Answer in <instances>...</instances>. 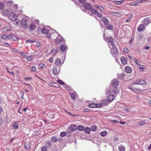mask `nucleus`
I'll return each mask as SVG.
<instances>
[{
	"label": "nucleus",
	"mask_w": 151,
	"mask_h": 151,
	"mask_svg": "<svg viewBox=\"0 0 151 151\" xmlns=\"http://www.w3.org/2000/svg\"><path fill=\"white\" fill-rule=\"evenodd\" d=\"M97 8L101 11H102L104 9L103 7L101 6H98Z\"/></svg>",
	"instance_id": "69168bd1"
},
{
	"label": "nucleus",
	"mask_w": 151,
	"mask_h": 151,
	"mask_svg": "<svg viewBox=\"0 0 151 151\" xmlns=\"http://www.w3.org/2000/svg\"><path fill=\"white\" fill-rule=\"evenodd\" d=\"M83 7L85 9L89 10L92 8V5L90 3H84Z\"/></svg>",
	"instance_id": "39448f33"
},
{
	"label": "nucleus",
	"mask_w": 151,
	"mask_h": 151,
	"mask_svg": "<svg viewBox=\"0 0 151 151\" xmlns=\"http://www.w3.org/2000/svg\"><path fill=\"white\" fill-rule=\"evenodd\" d=\"M45 66V65L44 64H41L39 65V67L41 68H43Z\"/></svg>",
	"instance_id": "3c124183"
},
{
	"label": "nucleus",
	"mask_w": 151,
	"mask_h": 151,
	"mask_svg": "<svg viewBox=\"0 0 151 151\" xmlns=\"http://www.w3.org/2000/svg\"><path fill=\"white\" fill-rule=\"evenodd\" d=\"M6 38H7V37L5 35H2L1 36V38L3 39H5Z\"/></svg>",
	"instance_id": "0e129e2a"
},
{
	"label": "nucleus",
	"mask_w": 151,
	"mask_h": 151,
	"mask_svg": "<svg viewBox=\"0 0 151 151\" xmlns=\"http://www.w3.org/2000/svg\"><path fill=\"white\" fill-rule=\"evenodd\" d=\"M13 127L14 129H17L18 127V124L17 123H15L13 125Z\"/></svg>",
	"instance_id": "79ce46f5"
},
{
	"label": "nucleus",
	"mask_w": 151,
	"mask_h": 151,
	"mask_svg": "<svg viewBox=\"0 0 151 151\" xmlns=\"http://www.w3.org/2000/svg\"><path fill=\"white\" fill-rule=\"evenodd\" d=\"M102 20L105 25H107L109 23V21L105 17L102 18Z\"/></svg>",
	"instance_id": "4468645a"
},
{
	"label": "nucleus",
	"mask_w": 151,
	"mask_h": 151,
	"mask_svg": "<svg viewBox=\"0 0 151 151\" xmlns=\"http://www.w3.org/2000/svg\"><path fill=\"white\" fill-rule=\"evenodd\" d=\"M77 129L80 131H82L84 130V128L83 126L81 125H79L77 126Z\"/></svg>",
	"instance_id": "bb28decb"
},
{
	"label": "nucleus",
	"mask_w": 151,
	"mask_h": 151,
	"mask_svg": "<svg viewBox=\"0 0 151 151\" xmlns=\"http://www.w3.org/2000/svg\"><path fill=\"white\" fill-rule=\"evenodd\" d=\"M139 80H136L132 83V85H133V84H139Z\"/></svg>",
	"instance_id": "a18cd8bd"
},
{
	"label": "nucleus",
	"mask_w": 151,
	"mask_h": 151,
	"mask_svg": "<svg viewBox=\"0 0 151 151\" xmlns=\"http://www.w3.org/2000/svg\"><path fill=\"white\" fill-rule=\"evenodd\" d=\"M51 140L54 142H56L58 141V139L56 137L54 136L51 137Z\"/></svg>",
	"instance_id": "c85d7f7f"
},
{
	"label": "nucleus",
	"mask_w": 151,
	"mask_h": 151,
	"mask_svg": "<svg viewBox=\"0 0 151 151\" xmlns=\"http://www.w3.org/2000/svg\"><path fill=\"white\" fill-rule=\"evenodd\" d=\"M60 48L61 51L64 52L65 49H67V47L63 45H61L60 47Z\"/></svg>",
	"instance_id": "6ab92c4d"
},
{
	"label": "nucleus",
	"mask_w": 151,
	"mask_h": 151,
	"mask_svg": "<svg viewBox=\"0 0 151 151\" xmlns=\"http://www.w3.org/2000/svg\"><path fill=\"white\" fill-rule=\"evenodd\" d=\"M145 28V25L143 24H140L138 27L137 30L139 32L142 31Z\"/></svg>",
	"instance_id": "9b49d317"
},
{
	"label": "nucleus",
	"mask_w": 151,
	"mask_h": 151,
	"mask_svg": "<svg viewBox=\"0 0 151 151\" xmlns=\"http://www.w3.org/2000/svg\"><path fill=\"white\" fill-rule=\"evenodd\" d=\"M88 106L90 108H96V104L94 103H91Z\"/></svg>",
	"instance_id": "72a5a7b5"
},
{
	"label": "nucleus",
	"mask_w": 151,
	"mask_h": 151,
	"mask_svg": "<svg viewBox=\"0 0 151 151\" xmlns=\"http://www.w3.org/2000/svg\"><path fill=\"white\" fill-rule=\"evenodd\" d=\"M26 42H29L30 43H33V42H34V41H32V40H29L26 41Z\"/></svg>",
	"instance_id": "13d9d810"
},
{
	"label": "nucleus",
	"mask_w": 151,
	"mask_h": 151,
	"mask_svg": "<svg viewBox=\"0 0 151 151\" xmlns=\"http://www.w3.org/2000/svg\"><path fill=\"white\" fill-rule=\"evenodd\" d=\"M59 40L58 39V38H56V39L55 40V43L57 44H60V42H61L60 41H59Z\"/></svg>",
	"instance_id": "c03bdc74"
},
{
	"label": "nucleus",
	"mask_w": 151,
	"mask_h": 151,
	"mask_svg": "<svg viewBox=\"0 0 151 151\" xmlns=\"http://www.w3.org/2000/svg\"><path fill=\"white\" fill-rule=\"evenodd\" d=\"M107 132L106 131H104L101 132L100 134L102 136H104L107 134Z\"/></svg>",
	"instance_id": "c9c22d12"
},
{
	"label": "nucleus",
	"mask_w": 151,
	"mask_h": 151,
	"mask_svg": "<svg viewBox=\"0 0 151 151\" xmlns=\"http://www.w3.org/2000/svg\"><path fill=\"white\" fill-rule=\"evenodd\" d=\"M78 1L81 4H84L85 1V0H78Z\"/></svg>",
	"instance_id": "5fc2aeb1"
},
{
	"label": "nucleus",
	"mask_w": 151,
	"mask_h": 151,
	"mask_svg": "<svg viewBox=\"0 0 151 151\" xmlns=\"http://www.w3.org/2000/svg\"><path fill=\"white\" fill-rule=\"evenodd\" d=\"M30 70L31 71H35L36 70V68L35 66H33L30 67Z\"/></svg>",
	"instance_id": "e433bc0d"
},
{
	"label": "nucleus",
	"mask_w": 151,
	"mask_h": 151,
	"mask_svg": "<svg viewBox=\"0 0 151 151\" xmlns=\"http://www.w3.org/2000/svg\"><path fill=\"white\" fill-rule=\"evenodd\" d=\"M58 38L59 40V41H60L61 42H62L63 41V40H64V39L63 38V37H62L61 36H60V37H58V38Z\"/></svg>",
	"instance_id": "603ef678"
},
{
	"label": "nucleus",
	"mask_w": 151,
	"mask_h": 151,
	"mask_svg": "<svg viewBox=\"0 0 151 151\" xmlns=\"http://www.w3.org/2000/svg\"><path fill=\"white\" fill-rule=\"evenodd\" d=\"M41 32L43 34H47L48 33V30L45 28H43Z\"/></svg>",
	"instance_id": "cd10ccee"
},
{
	"label": "nucleus",
	"mask_w": 151,
	"mask_h": 151,
	"mask_svg": "<svg viewBox=\"0 0 151 151\" xmlns=\"http://www.w3.org/2000/svg\"><path fill=\"white\" fill-rule=\"evenodd\" d=\"M66 135V132H63L60 133V136L62 137H64Z\"/></svg>",
	"instance_id": "a19ab883"
},
{
	"label": "nucleus",
	"mask_w": 151,
	"mask_h": 151,
	"mask_svg": "<svg viewBox=\"0 0 151 151\" xmlns=\"http://www.w3.org/2000/svg\"><path fill=\"white\" fill-rule=\"evenodd\" d=\"M114 140L116 141H117L118 140V137L116 136L115 137H114Z\"/></svg>",
	"instance_id": "774afa93"
},
{
	"label": "nucleus",
	"mask_w": 151,
	"mask_h": 151,
	"mask_svg": "<svg viewBox=\"0 0 151 151\" xmlns=\"http://www.w3.org/2000/svg\"><path fill=\"white\" fill-rule=\"evenodd\" d=\"M58 50H56V49H53L52 50L51 52L53 54L55 55L56 54L57 52H58Z\"/></svg>",
	"instance_id": "37998d69"
},
{
	"label": "nucleus",
	"mask_w": 151,
	"mask_h": 151,
	"mask_svg": "<svg viewBox=\"0 0 151 151\" xmlns=\"http://www.w3.org/2000/svg\"><path fill=\"white\" fill-rule=\"evenodd\" d=\"M61 63V60L60 59H57L55 62V64L56 65H59Z\"/></svg>",
	"instance_id": "a878e982"
},
{
	"label": "nucleus",
	"mask_w": 151,
	"mask_h": 151,
	"mask_svg": "<svg viewBox=\"0 0 151 151\" xmlns=\"http://www.w3.org/2000/svg\"><path fill=\"white\" fill-rule=\"evenodd\" d=\"M90 111V110L88 109H85L83 111L84 112H87Z\"/></svg>",
	"instance_id": "bf43d9fd"
},
{
	"label": "nucleus",
	"mask_w": 151,
	"mask_h": 151,
	"mask_svg": "<svg viewBox=\"0 0 151 151\" xmlns=\"http://www.w3.org/2000/svg\"><path fill=\"white\" fill-rule=\"evenodd\" d=\"M115 97L113 95H110L108 96L107 98V101L109 102L112 101L114 99Z\"/></svg>",
	"instance_id": "f8f14e48"
},
{
	"label": "nucleus",
	"mask_w": 151,
	"mask_h": 151,
	"mask_svg": "<svg viewBox=\"0 0 151 151\" xmlns=\"http://www.w3.org/2000/svg\"><path fill=\"white\" fill-rule=\"evenodd\" d=\"M102 106H106L107 104V102L106 101H103L101 103Z\"/></svg>",
	"instance_id": "49530a36"
},
{
	"label": "nucleus",
	"mask_w": 151,
	"mask_h": 151,
	"mask_svg": "<svg viewBox=\"0 0 151 151\" xmlns=\"http://www.w3.org/2000/svg\"><path fill=\"white\" fill-rule=\"evenodd\" d=\"M4 121L3 119L0 117V126H1L3 123Z\"/></svg>",
	"instance_id": "09e8293b"
},
{
	"label": "nucleus",
	"mask_w": 151,
	"mask_h": 151,
	"mask_svg": "<svg viewBox=\"0 0 151 151\" xmlns=\"http://www.w3.org/2000/svg\"><path fill=\"white\" fill-rule=\"evenodd\" d=\"M123 2V1L121 0L120 1H115V3L117 4H120Z\"/></svg>",
	"instance_id": "ea45409f"
},
{
	"label": "nucleus",
	"mask_w": 151,
	"mask_h": 151,
	"mask_svg": "<svg viewBox=\"0 0 151 151\" xmlns=\"http://www.w3.org/2000/svg\"><path fill=\"white\" fill-rule=\"evenodd\" d=\"M64 87L66 89L68 90H69L70 89L69 87L67 85H65L64 86Z\"/></svg>",
	"instance_id": "e2e57ef3"
},
{
	"label": "nucleus",
	"mask_w": 151,
	"mask_h": 151,
	"mask_svg": "<svg viewBox=\"0 0 151 151\" xmlns=\"http://www.w3.org/2000/svg\"><path fill=\"white\" fill-rule=\"evenodd\" d=\"M118 149L119 151H125V148L124 146L121 145L119 146Z\"/></svg>",
	"instance_id": "412c9836"
},
{
	"label": "nucleus",
	"mask_w": 151,
	"mask_h": 151,
	"mask_svg": "<svg viewBox=\"0 0 151 151\" xmlns=\"http://www.w3.org/2000/svg\"><path fill=\"white\" fill-rule=\"evenodd\" d=\"M114 88L112 90V92L115 94L118 93L119 92V88Z\"/></svg>",
	"instance_id": "4be33fe9"
},
{
	"label": "nucleus",
	"mask_w": 151,
	"mask_h": 151,
	"mask_svg": "<svg viewBox=\"0 0 151 151\" xmlns=\"http://www.w3.org/2000/svg\"><path fill=\"white\" fill-rule=\"evenodd\" d=\"M11 30L9 26L5 27L3 29V31L4 32H6L8 31H10Z\"/></svg>",
	"instance_id": "393cba45"
},
{
	"label": "nucleus",
	"mask_w": 151,
	"mask_h": 151,
	"mask_svg": "<svg viewBox=\"0 0 151 151\" xmlns=\"http://www.w3.org/2000/svg\"><path fill=\"white\" fill-rule=\"evenodd\" d=\"M42 151H47V148L46 147H42L41 149Z\"/></svg>",
	"instance_id": "864d4df0"
},
{
	"label": "nucleus",
	"mask_w": 151,
	"mask_h": 151,
	"mask_svg": "<svg viewBox=\"0 0 151 151\" xmlns=\"http://www.w3.org/2000/svg\"><path fill=\"white\" fill-rule=\"evenodd\" d=\"M97 14L98 15V16L99 18H101L102 17V15L101 13H98V14Z\"/></svg>",
	"instance_id": "338daca9"
},
{
	"label": "nucleus",
	"mask_w": 151,
	"mask_h": 151,
	"mask_svg": "<svg viewBox=\"0 0 151 151\" xmlns=\"http://www.w3.org/2000/svg\"><path fill=\"white\" fill-rule=\"evenodd\" d=\"M139 84L141 85H145L146 83V82L145 81L141 80V79H139Z\"/></svg>",
	"instance_id": "c756f323"
},
{
	"label": "nucleus",
	"mask_w": 151,
	"mask_h": 151,
	"mask_svg": "<svg viewBox=\"0 0 151 151\" xmlns=\"http://www.w3.org/2000/svg\"><path fill=\"white\" fill-rule=\"evenodd\" d=\"M145 121H143L141 122H140L138 123L137 124L139 126H141L143 125H144L145 124Z\"/></svg>",
	"instance_id": "4c0bfd02"
},
{
	"label": "nucleus",
	"mask_w": 151,
	"mask_h": 151,
	"mask_svg": "<svg viewBox=\"0 0 151 151\" xmlns=\"http://www.w3.org/2000/svg\"><path fill=\"white\" fill-rule=\"evenodd\" d=\"M139 0H138L136 1L135 2H132L130 3V4L132 6H137L138 4V3L139 2Z\"/></svg>",
	"instance_id": "2f4dec72"
},
{
	"label": "nucleus",
	"mask_w": 151,
	"mask_h": 151,
	"mask_svg": "<svg viewBox=\"0 0 151 151\" xmlns=\"http://www.w3.org/2000/svg\"><path fill=\"white\" fill-rule=\"evenodd\" d=\"M96 108H100L101 107H102V104H96Z\"/></svg>",
	"instance_id": "de8ad7c7"
},
{
	"label": "nucleus",
	"mask_w": 151,
	"mask_h": 151,
	"mask_svg": "<svg viewBox=\"0 0 151 151\" xmlns=\"http://www.w3.org/2000/svg\"><path fill=\"white\" fill-rule=\"evenodd\" d=\"M110 43V45H109V48L111 49V48L112 47V48H113L114 47H115V46L113 42H112V43Z\"/></svg>",
	"instance_id": "58836bf2"
},
{
	"label": "nucleus",
	"mask_w": 151,
	"mask_h": 151,
	"mask_svg": "<svg viewBox=\"0 0 151 151\" xmlns=\"http://www.w3.org/2000/svg\"><path fill=\"white\" fill-rule=\"evenodd\" d=\"M84 130L86 133L87 134H89L90 132L91 129L88 127H86L85 128H84Z\"/></svg>",
	"instance_id": "5701e85b"
},
{
	"label": "nucleus",
	"mask_w": 151,
	"mask_h": 151,
	"mask_svg": "<svg viewBox=\"0 0 151 151\" xmlns=\"http://www.w3.org/2000/svg\"><path fill=\"white\" fill-rule=\"evenodd\" d=\"M8 17L9 19L12 21H14L17 20V17L16 14L14 13H12L9 15Z\"/></svg>",
	"instance_id": "f03ea898"
},
{
	"label": "nucleus",
	"mask_w": 151,
	"mask_h": 151,
	"mask_svg": "<svg viewBox=\"0 0 151 151\" xmlns=\"http://www.w3.org/2000/svg\"><path fill=\"white\" fill-rule=\"evenodd\" d=\"M128 88L135 93H137L141 92L140 89H138L132 87H129Z\"/></svg>",
	"instance_id": "20e7f679"
},
{
	"label": "nucleus",
	"mask_w": 151,
	"mask_h": 151,
	"mask_svg": "<svg viewBox=\"0 0 151 151\" xmlns=\"http://www.w3.org/2000/svg\"><path fill=\"white\" fill-rule=\"evenodd\" d=\"M88 12V13L90 15H92V14H96L97 15V14H98V11L94 9H91L90 10V12L91 14H90L89 13V12L88 11H87Z\"/></svg>",
	"instance_id": "423d86ee"
},
{
	"label": "nucleus",
	"mask_w": 151,
	"mask_h": 151,
	"mask_svg": "<svg viewBox=\"0 0 151 151\" xmlns=\"http://www.w3.org/2000/svg\"><path fill=\"white\" fill-rule=\"evenodd\" d=\"M107 40L109 43H112L113 42V39L111 37L107 38Z\"/></svg>",
	"instance_id": "7c9ffc66"
},
{
	"label": "nucleus",
	"mask_w": 151,
	"mask_h": 151,
	"mask_svg": "<svg viewBox=\"0 0 151 151\" xmlns=\"http://www.w3.org/2000/svg\"><path fill=\"white\" fill-rule=\"evenodd\" d=\"M28 18L27 17H24L21 22V26L24 29H27L29 27L28 24L27 23L28 21Z\"/></svg>",
	"instance_id": "f257e3e1"
},
{
	"label": "nucleus",
	"mask_w": 151,
	"mask_h": 151,
	"mask_svg": "<svg viewBox=\"0 0 151 151\" xmlns=\"http://www.w3.org/2000/svg\"><path fill=\"white\" fill-rule=\"evenodd\" d=\"M52 73L55 76H57L58 75V71L56 68H53L52 70Z\"/></svg>",
	"instance_id": "f3484780"
},
{
	"label": "nucleus",
	"mask_w": 151,
	"mask_h": 151,
	"mask_svg": "<svg viewBox=\"0 0 151 151\" xmlns=\"http://www.w3.org/2000/svg\"><path fill=\"white\" fill-rule=\"evenodd\" d=\"M77 127L76 125L72 124L70 126V128L72 131H75L77 129Z\"/></svg>",
	"instance_id": "ddd939ff"
},
{
	"label": "nucleus",
	"mask_w": 151,
	"mask_h": 151,
	"mask_svg": "<svg viewBox=\"0 0 151 151\" xmlns=\"http://www.w3.org/2000/svg\"><path fill=\"white\" fill-rule=\"evenodd\" d=\"M58 82L61 85H63L65 84L64 82L60 80H59L58 81Z\"/></svg>",
	"instance_id": "8fccbe9b"
},
{
	"label": "nucleus",
	"mask_w": 151,
	"mask_h": 151,
	"mask_svg": "<svg viewBox=\"0 0 151 151\" xmlns=\"http://www.w3.org/2000/svg\"><path fill=\"white\" fill-rule=\"evenodd\" d=\"M113 49V52L111 51V53L112 55H117L119 52L118 50L117 49V48L116 47H114Z\"/></svg>",
	"instance_id": "0eeeda50"
},
{
	"label": "nucleus",
	"mask_w": 151,
	"mask_h": 151,
	"mask_svg": "<svg viewBox=\"0 0 151 151\" xmlns=\"http://www.w3.org/2000/svg\"><path fill=\"white\" fill-rule=\"evenodd\" d=\"M119 83V81H116L112 84L111 86L113 87H116Z\"/></svg>",
	"instance_id": "b1692460"
},
{
	"label": "nucleus",
	"mask_w": 151,
	"mask_h": 151,
	"mask_svg": "<svg viewBox=\"0 0 151 151\" xmlns=\"http://www.w3.org/2000/svg\"><path fill=\"white\" fill-rule=\"evenodd\" d=\"M121 60L122 63L124 65L126 64L127 63V59L125 57H121Z\"/></svg>",
	"instance_id": "1a4fd4ad"
},
{
	"label": "nucleus",
	"mask_w": 151,
	"mask_h": 151,
	"mask_svg": "<svg viewBox=\"0 0 151 151\" xmlns=\"http://www.w3.org/2000/svg\"><path fill=\"white\" fill-rule=\"evenodd\" d=\"M124 109L127 111H129L131 110V109L129 108H125Z\"/></svg>",
	"instance_id": "680f3d73"
},
{
	"label": "nucleus",
	"mask_w": 151,
	"mask_h": 151,
	"mask_svg": "<svg viewBox=\"0 0 151 151\" xmlns=\"http://www.w3.org/2000/svg\"><path fill=\"white\" fill-rule=\"evenodd\" d=\"M70 96L71 97V98L73 99L74 100H75L76 99V96L73 93H71L70 94Z\"/></svg>",
	"instance_id": "f704fd0d"
},
{
	"label": "nucleus",
	"mask_w": 151,
	"mask_h": 151,
	"mask_svg": "<svg viewBox=\"0 0 151 151\" xmlns=\"http://www.w3.org/2000/svg\"><path fill=\"white\" fill-rule=\"evenodd\" d=\"M36 28V25L33 23H31L29 26V29L30 31L33 30Z\"/></svg>",
	"instance_id": "6e6552de"
},
{
	"label": "nucleus",
	"mask_w": 151,
	"mask_h": 151,
	"mask_svg": "<svg viewBox=\"0 0 151 151\" xmlns=\"http://www.w3.org/2000/svg\"><path fill=\"white\" fill-rule=\"evenodd\" d=\"M7 38L13 41H16L17 40V37L13 34H11L8 35L7 37Z\"/></svg>",
	"instance_id": "7ed1b4c3"
},
{
	"label": "nucleus",
	"mask_w": 151,
	"mask_h": 151,
	"mask_svg": "<svg viewBox=\"0 0 151 151\" xmlns=\"http://www.w3.org/2000/svg\"><path fill=\"white\" fill-rule=\"evenodd\" d=\"M4 7L2 3L0 2V9H2Z\"/></svg>",
	"instance_id": "6e6d98bb"
},
{
	"label": "nucleus",
	"mask_w": 151,
	"mask_h": 151,
	"mask_svg": "<svg viewBox=\"0 0 151 151\" xmlns=\"http://www.w3.org/2000/svg\"><path fill=\"white\" fill-rule=\"evenodd\" d=\"M150 23H151V20H150L149 18H147L145 19L144 21V23L145 24L147 25Z\"/></svg>",
	"instance_id": "dca6fc26"
},
{
	"label": "nucleus",
	"mask_w": 151,
	"mask_h": 151,
	"mask_svg": "<svg viewBox=\"0 0 151 151\" xmlns=\"http://www.w3.org/2000/svg\"><path fill=\"white\" fill-rule=\"evenodd\" d=\"M106 28V29L111 30L113 31V26L111 24H108L107 26L105 27Z\"/></svg>",
	"instance_id": "a211bd4d"
},
{
	"label": "nucleus",
	"mask_w": 151,
	"mask_h": 151,
	"mask_svg": "<svg viewBox=\"0 0 151 151\" xmlns=\"http://www.w3.org/2000/svg\"><path fill=\"white\" fill-rule=\"evenodd\" d=\"M25 147L27 150L29 149L30 147V141H28L26 142L25 143Z\"/></svg>",
	"instance_id": "2eb2a0df"
},
{
	"label": "nucleus",
	"mask_w": 151,
	"mask_h": 151,
	"mask_svg": "<svg viewBox=\"0 0 151 151\" xmlns=\"http://www.w3.org/2000/svg\"><path fill=\"white\" fill-rule=\"evenodd\" d=\"M110 12L112 15L115 16L119 17L120 15V13L118 12H115L111 11Z\"/></svg>",
	"instance_id": "aec40b11"
},
{
	"label": "nucleus",
	"mask_w": 151,
	"mask_h": 151,
	"mask_svg": "<svg viewBox=\"0 0 151 151\" xmlns=\"http://www.w3.org/2000/svg\"><path fill=\"white\" fill-rule=\"evenodd\" d=\"M125 72L127 73H130L132 71V69L129 66H126L124 69Z\"/></svg>",
	"instance_id": "9d476101"
},
{
	"label": "nucleus",
	"mask_w": 151,
	"mask_h": 151,
	"mask_svg": "<svg viewBox=\"0 0 151 151\" xmlns=\"http://www.w3.org/2000/svg\"><path fill=\"white\" fill-rule=\"evenodd\" d=\"M32 56L31 55L28 57L27 59L28 61H31L32 60Z\"/></svg>",
	"instance_id": "052dcab7"
},
{
	"label": "nucleus",
	"mask_w": 151,
	"mask_h": 151,
	"mask_svg": "<svg viewBox=\"0 0 151 151\" xmlns=\"http://www.w3.org/2000/svg\"><path fill=\"white\" fill-rule=\"evenodd\" d=\"M91 130L93 132H94L96 130L97 127L95 125H93L91 127Z\"/></svg>",
	"instance_id": "473e14b6"
},
{
	"label": "nucleus",
	"mask_w": 151,
	"mask_h": 151,
	"mask_svg": "<svg viewBox=\"0 0 151 151\" xmlns=\"http://www.w3.org/2000/svg\"><path fill=\"white\" fill-rule=\"evenodd\" d=\"M123 50L125 52H127L129 51V49L126 48H124Z\"/></svg>",
	"instance_id": "4d7b16f0"
}]
</instances>
